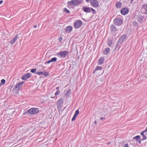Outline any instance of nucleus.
<instances>
[{"label":"nucleus","instance_id":"1","mask_svg":"<svg viewBox=\"0 0 147 147\" xmlns=\"http://www.w3.org/2000/svg\"><path fill=\"white\" fill-rule=\"evenodd\" d=\"M28 111L31 114L35 115L38 113L40 111L38 108H32L29 109Z\"/></svg>","mask_w":147,"mask_h":147},{"label":"nucleus","instance_id":"2","mask_svg":"<svg viewBox=\"0 0 147 147\" xmlns=\"http://www.w3.org/2000/svg\"><path fill=\"white\" fill-rule=\"evenodd\" d=\"M69 52L67 51H61L59 52L57 55L60 58H65L68 54Z\"/></svg>","mask_w":147,"mask_h":147},{"label":"nucleus","instance_id":"3","mask_svg":"<svg viewBox=\"0 0 147 147\" xmlns=\"http://www.w3.org/2000/svg\"><path fill=\"white\" fill-rule=\"evenodd\" d=\"M114 24L117 26H120L123 22V20L120 18H117L114 20Z\"/></svg>","mask_w":147,"mask_h":147},{"label":"nucleus","instance_id":"4","mask_svg":"<svg viewBox=\"0 0 147 147\" xmlns=\"http://www.w3.org/2000/svg\"><path fill=\"white\" fill-rule=\"evenodd\" d=\"M24 81H22L21 82H19L17 84L15 87V88L13 89V91H14L15 89H17L18 90H21L23 84L24 83Z\"/></svg>","mask_w":147,"mask_h":147},{"label":"nucleus","instance_id":"5","mask_svg":"<svg viewBox=\"0 0 147 147\" xmlns=\"http://www.w3.org/2000/svg\"><path fill=\"white\" fill-rule=\"evenodd\" d=\"M127 38V36L125 34L122 36L119 39L117 42L118 44H120L122 43Z\"/></svg>","mask_w":147,"mask_h":147},{"label":"nucleus","instance_id":"6","mask_svg":"<svg viewBox=\"0 0 147 147\" xmlns=\"http://www.w3.org/2000/svg\"><path fill=\"white\" fill-rule=\"evenodd\" d=\"M82 25V21L80 20H77L74 23V27L75 28L78 29L80 28Z\"/></svg>","mask_w":147,"mask_h":147},{"label":"nucleus","instance_id":"7","mask_svg":"<svg viewBox=\"0 0 147 147\" xmlns=\"http://www.w3.org/2000/svg\"><path fill=\"white\" fill-rule=\"evenodd\" d=\"M90 3L91 5L93 7L96 8L98 7V3L96 0H93Z\"/></svg>","mask_w":147,"mask_h":147},{"label":"nucleus","instance_id":"8","mask_svg":"<svg viewBox=\"0 0 147 147\" xmlns=\"http://www.w3.org/2000/svg\"><path fill=\"white\" fill-rule=\"evenodd\" d=\"M32 76V74L31 73H28L23 75L22 79L23 80H26L30 78Z\"/></svg>","mask_w":147,"mask_h":147},{"label":"nucleus","instance_id":"9","mask_svg":"<svg viewBox=\"0 0 147 147\" xmlns=\"http://www.w3.org/2000/svg\"><path fill=\"white\" fill-rule=\"evenodd\" d=\"M141 11L143 13L147 14V4H145L143 6Z\"/></svg>","mask_w":147,"mask_h":147},{"label":"nucleus","instance_id":"10","mask_svg":"<svg viewBox=\"0 0 147 147\" xmlns=\"http://www.w3.org/2000/svg\"><path fill=\"white\" fill-rule=\"evenodd\" d=\"M128 9L127 8H124L121 9V12L122 14L125 15L128 13Z\"/></svg>","mask_w":147,"mask_h":147},{"label":"nucleus","instance_id":"11","mask_svg":"<svg viewBox=\"0 0 147 147\" xmlns=\"http://www.w3.org/2000/svg\"><path fill=\"white\" fill-rule=\"evenodd\" d=\"M72 29V27L70 26H68L65 28V31L67 33H69L71 32Z\"/></svg>","mask_w":147,"mask_h":147},{"label":"nucleus","instance_id":"12","mask_svg":"<svg viewBox=\"0 0 147 147\" xmlns=\"http://www.w3.org/2000/svg\"><path fill=\"white\" fill-rule=\"evenodd\" d=\"M82 9L85 12L89 13L91 12L90 8L88 7H83Z\"/></svg>","mask_w":147,"mask_h":147},{"label":"nucleus","instance_id":"13","mask_svg":"<svg viewBox=\"0 0 147 147\" xmlns=\"http://www.w3.org/2000/svg\"><path fill=\"white\" fill-rule=\"evenodd\" d=\"M63 98H60L58 100V101L57 103L58 106L62 107L63 103Z\"/></svg>","mask_w":147,"mask_h":147},{"label":"nucleus","instance_id":"14","mask_svg":"<svg viewBox=\"0 0 147 147\" xmlns=\"http://www.w3.org/2000/svg\"><path fill=\"white\" fill-rule=\"evenodd\" d=\"M76 2V0H72L71 1H68L67 4L69 5H74L76 6L77 5Z\"/></svg>","mask_w":147,"mask_h":147},{"label":"nucleus","instance_id":"15","mask_svg":"<svg viewBox=\"0 0 147 147\" xmlns=\"http://www.w3.org/2000/svg\"><path fill=\"white\" fill-rule=\"evenodd\" d=\"M111 31L112 32L114 33L117 30L116 27L113 25H111L110 26Z\"/></svg>","mask_w":147,"mask_h":147},{"label":"nucleus","instance_id":"16","mask_svg":"<svg viewBox=\"0 0 147 147\" xmlns=\"http://www.w3.org/2000/svg\"><path fill=\"white\" fill-rule=\"evenodd\" d=\"M18 38V36L17 35H16L15 37L13 38V40L10 41L11 44L13 45L17 40Z\"/></svg>","mask_w":147,"mask_h":147},{"label":"nucleus","instance_id":"17","mask_svg":"<svg viewBox=\"0 0 147 147\" xmlns=\"http://www.w3.org/2000/svg\"><path fill=\"white\" fill-rule=\"evenodd\" d=\"M101 70V67L99 66H97L95 69L93 71V73L94 74L95 73H97L98 71Z\"/></svg>","mask_w":147,"mask_h":147},{"label":"nucleus","instance_id":"18","mask_svg":"<svg viewBox=\"0 0 147 147\" xmlns=\"http://www.w3.org/2000/svg\"><path fill=\"white\" fill-rule=\"evenodd\" d=\"M110 52V49L109 48H106L103 51V53L104 54L107 55Z\"/></svg>","mask_w":147,"mask_h":147},{"label":"nucleus","instance_id":"19","mask_svg":"<svg viewBox=\"0 0 147 147\" xmlns=\"http://www.w3.org/2000/svg\"><path fill=\"white\" fill-rule=\"evenodd\" d=\"M122 5V3L120 1H117L116 3L115 6L117 8H119L121 7Z\"/></svg>","mask_w":147,"mask_h":147},{"label":"nucleus","instance_id":"20","mask_svg":"<svg viewBox=\"0 0 147 147\" xmlns=\"http://www.w3.org/2000/svg\"><path fill=\"white\" fill-rule=\"evenodd\" d=\"M137 20L140 22H142L144 21V18L142 16H139L137 17Z\"/></svg>","mask_w":147,"mask_h":147},{"label":"nucleus","instance_id":"21","mask_svg":"<svg viewBox=\"0 0 147 147\" xmlns=\"http://www.w3.org/2000/svg\"><path fill=\"white\" fill-rule=\"evenodd\" d=\"M71 90L69 89L67 91V93L65 94V96L67 98H68L71 94Z\"/></svg>","mask_w":147,"mask_h":147},{"label":"nucleus","instance_id":"22","mask_svg":"<svg viewBox=\"0 0 147 147\" xmlns=\"http://www.w3.org/2000/svg\"><path fill=\"white\" fill-rule=\"evenodd\" d=\"M42 75L45 76H47L49 75V73L47 72L44 71L42 72Z\"/></svg>","mask_w":147,"mask_h":147},{"label":"nucleus","instance_id":"23","mask_svg":"<svg viewBox=\"0 0 147 147\" xmlns=\"http://www.w3.org/2000/svg\"><path fill=\"white\" fill-rule=\"evenodd\" d=\"M63 11L67 13H69L70 12L66 8H64L63 9Z\"/></svg>","mask_w":147,"mask_h":147},{"label":"nucleus","instance_id":"24","mask_svg":"<svg viewBox=\"0 0 147 147\" xmlns=\"http://www.w3.org/2000/svg\"><path fill=\"white\" fill-rule=\"evenodd\" d=\"M133 139H135L137 140H140V137L139 136H137L134 137Z\"/></svg>","mask_w":147,"mask_h":147},{"label":"nucleus","instance_id":"25","mask_svg":"<svg viewBox=\"0 0 147 147\" xmlns=\"http://www.w3.org/2000/svg\"><path fill=\"white\" fill-rule=\"evenodd\" d=\"M76 2H76L77 3V5H78V4L82 3L83 2V1L82 0H80L79 1V0H76Z\"/></svg>","mask_w":147,"mask_h":147},{"label":"nucleus","instance_id":"26","mask_svg":"<svg viewBox=\"0 0 147 147\" xmlns=\"http://www.w3.org/2000/svg\"><path fill=\"white\" fill-rule=\"evenodd\" d=\"M79 110H76L74 115L77 116V115L79 114Z\"/></svg>","mask_w":147,"mask_h":147},{"label":"nucleus","instance_id":"27","mask_svg":"<svg viewBox=\"0 0 147 147\" xmlns=\"http://www.w3.org/2000/svg\"><path fill=\"white\" fill-rule=\"evenodd\" d=\"M36 70H37L36 69V68H34V69H31V70L30 71L32 73H34L36 71Z\"/></svg>","mask_w":147,"mask_h":147},{"label":"nucleus","instance_id":"28","mask_svg":"<svg viewBox=\"0 0 147 147\" xmlns=\"http://www.w3.org/2000/svg\"><path fill=\"white\" fill-rule=\"evenodd\" d=\"M52 62H55L57 61V58L56 57H53L51 59Z\"/></svg>","mask_w":147,"mask_h":147},{"label":"nucleus","instance_id":"29","mask_svg":"<svg viewBox=\"0 0 147 147\" xmlns=\"http://www.w3.org/2000/svg\"><path fill=\"white\" fill-rule=\"evenodd\" d=\"M90 9H91V11H92V13L94 14H95L96 13V12L95 9H93L92 8H91Z\"/></svg>","mask_w":147,"mask_h":147},{"label":"nucleus","instance_id":"30","mask_svg":"<svg viewBox=\"0 0 147 147\" xmlns=\"http://www.w3.org/2000/svg\"><path fill=\"white\" fill-rule=\"evenodd\" d=\"M60 93V91L59 90H57V91L55 93V95L57 96L59 95Z\"/></svg>","mask_w":147,"mask_h":147},{"label":"nucleus","instance_id":"31","mask_svg":"<svg viewBox=\"0 0 147 147\" xmlns=\"http://www.w3.org/2000/svg\"><path fill=\"white\" fill-rule=\"evenodd\" d=\"M5 82V79H3L1 81V83L3 85L4 84Z\"/></svg>","mask_w":147,"mask_h":147},{"label":"nucleus","instance_id":"32","mask_svg":"<svg viewBox=\"0 0 147 147\" xmlns=\"http://www.w3.org/2000/svg\"><path fill=\"white\" fill-rule=\"evenodd\" d=\"M36 74H38L39 75H40L41 74H42V71H37V72L35 73Z\"/></svg>","mask_w":147,"mask_h":147},{"label":"nucleus","instance_id":"33","mask_svg":"<svg viewBox=\"0 0 147 147\" xmlns=\"http://www.w3.org/2000/svg\"><path fill=\"white\" fill-rule=\"evenodd\" d=\"M98 65H100L101 64V57H100L98 60Z\"/></svg>","mask_w":147,"mask_h":147},{"label":"nucleus","instance_id":"34","mask_svg":"<svg viewBox=\"0 0 147 147\" xmlns=\"http://www.w3.org/2000/svg\"><path fill=\"white\" fill-rule=\"evenodd\" d=\"M112 44V42L111 41H109L108 42V45L110 47Z\"/></svg>","mask_w":147,"mask_h":147},{"label":"nucleus","instance_id":"35","mask_svg":"<svg viewBox=\"0 0 147 147\" xmlns=\"http://www.w3.org/2000/svg\"><path fill=\"white\" fill-rule=\"evenodd\" d=\"M76 116H75L74 115L73 117H72V119H71V121H74V120H75L76 118Z\"/></svg>","mask_w":147,"mask_h":147},{"label":"nucleus","instance_id":"36","mask_svg":"<svg viewBox=\"0 0 147 147\" xmlns=\"http://www.w3.org/2000/svg\"><path fill=\"white\" fill-rule=\"evenodd\" d=\"M63 40V38L62 36H60L59 38V42Z\"/></svg>","mask_w":147,"mask_h":147},{"label":"nucleus","instance_id":"37","mask_svg":"<svg viewBox=\"0 0 147 147\" xmlns=\"http://www.w3.org/2000/svg\"><path fill=\"white\" fill-rule=\"evenodd\" d=\"M143 136V138H142V140H145L146 139V136Z\"/></svg>","mask_w":147,"mask_h":147},{"label":"nucleus","instance_id":"38","mask_svg":"<svg viewBox=\"0 0 147 147\" xmlns=\"http://www.w3.org/2000/svg\"><path fill=\"white\" fill-rule=\"evenodd\" d=\"M52 61H51V59L50 60H49L47 62H46L45 64H46L47 63H51V62H52Z\"/></svg>","mask_w":147,"mask_h":147},{"label":"nucleus","instance_id":"39","mask_svg":"<svg viewBox=\"0 0 147 147\" xmlns=\"http://www.w3.org/2000/svg\"><path fill=\"white\" fill-rule=\"evenodd\" d=\"M144 133L145 132H144L143 131H142L141 133V135H142V136H145L144 135Z\"/></svg>","mask_w":147,"mask_h":147},{"label":"nucleus","instance_id":"40","mask_svg":"<svg viewBox=\"0 0 147 147\" xmlns=\"http://www.w3.org/2000/svg\"><path fill=\"white\" fill-rule=\"evenodd\" d=\"M123 147H129L128 146V144H125L124 146Z\"/></svg>","mask_w":147,"mask_h":147},{"label":"nucleus","instance_id":"41","mask_svg":"<svg viewBox=\"0 0 147 147\" xmlns=\"http://www.w3.org/2000/svg\"><path fill=\"white\" fill-rule=\"evenodd\" d=\"M145 133L147 132V126L146 129L143 131Z\"/></svg>","mask_w":147,"mask_h":147},{"label":"nucleus","instance_id":"42","mask_svg":"<svg viewBox=\"0 0 147 147\" xmlns=\"http://www.w3.org/2000/svg\"><path fill=\"white\" fill-rule=\"evenodd\" d=\"M104 60V58L102 57V60H101V61H102V63H103V61Z\"/></svg>","mask_w":147,"mask_h":147},{"label":"nucleus","instance_id":"43","mask_svg":"<svg viewBox=\"0 0 147 147\" xmlns=\"http://www.w3.org/2000/svg\"><path fill=\"white\" fill-rule=\"evenodd\" d=\"M56 89L57 90H59V87H57L56 88Z\"/></svg>","mask_w":147,"mask_h":147},{"label":"nucleus","instance_id":"44","mask_svg":"<svg viewBox=\"0 0 147 147\" xmlns=\"http://www.w3.org/2000/svg\"><path fill=\"white\" fill-rule=\"evenodd\" d=\"M92 0H86V1L87 2H89L90 1H91Z\"/></svg>","mask_w":147,"mask_h":147},{"label":"nucleus","instance_id":"45","mask_svg":"<svg viewBox=\"0 0 147 147\" xmlns=\"http://www.w3.org/2000/svg\"><path fill=\"white\" fill-rule=\"evenodd\" d=\"M94 123L95 124V125H96V123H97V121H94Z\"/></svg>","mask_w":147,"mask_h":147},{"label":"nucleus","instance_id":"46","mask_svg":"<svg viewBox=\"0 0 147 147\" xmlns=\"http://www.w3.org/2000/svg\"><path fill=\"white\" fill-rule=\"evenodd\" d=\"M3 2V1L2 0L0 1V4L2 3Z\"/></svg>","mask_w":147,"mask_h":147},{"label":"nucleus","instance_id":"47","mask_svg":"<svg viewBox=\"0 0 147 147\" xmlns=\"http://www.w3.org/2000/svg\"><path fill=\"white\" fill-rule=\"evenodd\" d=\"M37 27V26L36 25H35L34 26V28H36Z\"/></svg>","mask_w":147,"mask_h":147},{"label":"nucleus","instance_id":"48","mask_svg":"<svg viewBox=\"0 0 147 147\" xmlns=\"http://www.w3.org/2000/svg\"><path fill=\"white\" fill-rule=\"evenodd\" d=\"M2 85H3V84H1V83H0V86H1Z\"/></svg>","mask_w":147,"mask_h":147},{"label":"nucleus","instance_id":"49","mask_svg":"<svg viewBox=\"0 0 147 147\" xmlns=\"http://www.w3.org/2000/svg\"><path fill=\"white\" fill-rule=\"evenodd\" d=\"M134 0H131V2H132Z\"/></svg>","mask_w":147,"mask_h":147},{"label":"nucleus","instance_id":"50","mask_svg":"<svg viewBox=\"0 0 147 147\" xmlns=\"http://www.w3.org/2000/svg\"><path fill=\"white\" fill-rule=\"evenodd\" d=\"M51 98H54V97H52V96H51Z\"/></svg>","mask_w":147,"mask_h":147},{"label":"nucleus","instance_id":"51","mask_svg":"<svg viewBox=\"0 0 147 147\" xmlns=\"http://www.w3.org/2000/svg\"><path fill=\"white\" fill-rule=\"evenodd\" d=\"M101 119H102V120L103 119V118L102 117L101 118Z\"/></svg>","mask_w":147,"mask_h":147},{"label":"nucleus","instance_id":"52","mask_svg":"<svg viewBox=\"0 0 147 147\" xmlns=\"http://www.w3.org/2000/svg\"><path fill=\"white\" fill-rule=\"evenodd\" d=\"M109 144H110V142H109Z\"/></svg>","mask_w":147,"mask_h":147}]
</instances>
